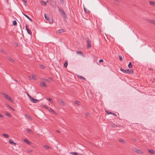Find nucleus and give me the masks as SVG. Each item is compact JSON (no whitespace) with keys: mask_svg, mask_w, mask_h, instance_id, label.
<instances>
[{"mask_svg":"<svg viewBox=\"0 0 155 155\" xmlns=\"http://www.w3.org/2000/svg\"><path fill=\"white\" fill-rule=\"evenodd\" d=\"M59 13L63 18L64 21H66V19L67 18V16L63 9L59 8Z\"/></svg>","mask_w":155,"mask_h":155,"instance_id":"f257e3e1","label":"nucleus"},{"mask_svg":"<svg viewBox=\"0 0 155 155\" xmlns=\"http://www.w3.org/2000/svg\"><path fill=\"white\" fill-rule=\"evenodd\" d=\"M1 93L8 100L11 102H13V100L12 98H11L8 95L5 93H2V92H1Z\"/></svg>","mask_w":155,"mask_h":155,"instance_id":"f03ea898","label":"nucleus"},{"mask_svg":"<svg viewBox=\"0 0 155 155\" xmlns=\"http://www.w3.org/2000/svg\"><path fill=\"white\" fill-rule=\"evenodd\" d=\"M86 42H87V48H89L91 47V42L90 39L89 38H87L86 39Z\"/></svg>","mask_w":155,"mask_h":155,"instance_id":"7ed1b4c3","label":"nucleus"},{"mask_svg":"<svg viewBox=\"0 0 155 155\" xmlns=\"http://www.w3.org/2000/svg\"><path fill=\"white\" fill-rule=\"evenodd\" d=\"M120 71H122V72L124 73L130 74V71L129 69L124 70L122 69V68H120Z\"/></svg>","mask_w":155,"mask_h":155,"instance_id":"20e7f679","label":"nucleus"},{"mask_svg":"<svg viewBox=\"0 0 155 155\" xmlns=\"http://www.w3.org/2000/svg\"><path fill=\"white\" fill-rule=\"evenodd\" d=\"M25 28L26 30L27 31L28 33L30 35H31L32 34V33L30 30H29V28H28V26L27 25H25Z\"/></svg>","mask_w":155,"mask_h":155,"instance_id":"39448f33","label":"nucleus"},{"mask_svg":"<svg viewBox=\"0 0 155 155\" xmlns=\"http://www.w3.org/2000/svg\"><path fill=\"white\" fill-rule=\"evenodd\" d=\"M134 151L139 154L142 153L143 152L141 150H139L137 148H135L134 149Z\"/></svg>","mask_w":155,"mask_h":155,"instance_id":"423d86ee","label":"nucleus"},{"mask_svg":"<svg viewBox=\"0 0 155 155\" xmlns=\"http://www.w3.org/2000/svg\"><path fill=\"white\" fill-rule=\"evenodd\" d=\"M9 143L11 144H12V145H14L15 146L16 145V143L14 142H13L12 140V139H9Z\"/></svg>","mask_w":155,"mask_h":155,"instance_id":"0eeeda50","label":"nucleus"},{"mask_svg":"<svg viewBox=\"0 0 155 155\" xmlns=\"http://www.w3.org/2000/svg\"><path fill=\"white\" fill-rule=\"evenodd\" d=\"M105 111H106V113L108 114H113L114 116H117L116 114H115L114 113H113V112H110V111H106V110H105Z\"/></svg>","mask_w":155,"mask_h":155,"instance_id":"6e6552de","label":"nucleus"},{"mask_svg":"<svg viewBox=\"0 0 155 155\" xmlns=\"http://www.w3.org/2000/svg\"><path fill=\"white\" fill-rule=\"evenodd\" d=\"M40 86L41 87H46L47 85L44 82H41L40 84Z\"/></svg>","mask_w":155,"mask_h":155,"instance_id":"1a4fd4ad","label":"nucleus"},{"mask_svg":"<svg viewBox=\"0 0 155 155\" xmlns=\"http://www.w3.org/2000/svg\"><path fill=\"white\" fill-rule=\"evenodd\" d=\"M31 100L32 101V102L34 103H36L38 101V100H37V99H35L33 98H32Z\"/></svg>","mask_w":155,"mask_h":155,"instance_id":"9d476101","label":"nucleus"},{"mask_svg":"<svg viewBox=\"0 0 155 155\" xmlns=\"http://www.w3.org/2000/svg\"><path fill=\"white\" fill-rule=\"evenodd\" d=\"M148 151L149 153L152 154H153L155 153L153 149H148Z\"/></svg>","mask_w":155,"mask_h":155,"instance_id":"9b49d317","label":"nucleus"},{"mask_svg":"<svg viewBox=\"0 0 155 155\" xmlns=\"http://www.w3.org/2000/svg\"><path fill=\"white\" fill-rule=\"evenodd\" d=\"M78 76L81 80H82L84 81H85L86 80L85 78H84V77H83L81 76H79V75Z\"/></svg>","mask_w":155,"mask_h":155,"instance_id":"f8f14e48","label":"nucleus"},{"mask_svg":"<svg viewBox=\"0 0 155 155\" xmlns=\"http://www.w3.org/2000/svg\"><path fill=\"white\" fill-rule=\"evenodd\" d=\"M23 15L25 16L30 21H32V20L31 19V18H30V17H29L27 15L25 14H24V13H23Z\"/></svg>","mask_w":155,"mask_h":155,"instance_id":"ddd939ff","label":"nucleus"},{"mask_svg":"<svg viewBox=\"0 0 155 155\" xmlns=\"http://www.w3.org/2000/svg\"><path fill=\"white\" fill-rule=\"evenodd\" d=\"M41 5L45 6L46 5H47V3L46 2H45L42 1H41Z\"/></svg>","mask_w":155,"mask_h":155,"instance_id":"4468645a","label":"nucleus"},{"mask_svg":"<svg viewBox=\"0 0 155 155\" xmlns=\"http://www.w3.org/2000/svg\"><path fill=\"white\" fill-rule=\"evenodd\" d=\"M27 130L28 132L29 133H30L31 134H33V132L31 130V129H29V128H27Z\"/></svg>","mask_w":155,"mask_h":155,"instance_id":"2eb2a0df","label":"nucleus"},{"mask_svg":"<svg viewBox=\"0 0 155 155\" xmlns=\"http://www.w3.org/2000/svg\"><path fill=\"white\" fill-rule=\"evenodd\" d=\"M5 115L8 117H12V115H11V114L9 113H8L7 111H6L5 112Z\"/></svg>","mask_w":155,"mask_h":155,"instance_id":"dca6fc26","label":"nucleus"},{"mask_svg":"<svg viewBox=\"0 0 155 155\" xmlns=\"http://www.w3.org/2000/svg\"><path fill=\"white\" fill-rule=\"evenodd\" d=\"M118 141L120 142H122L123 143H125L126 142L125 140L123 139H120L118 140Z\"/></svg>","mask_w":155,"mask_h":155,"instance_id":"f3484780","label":"nucleus"},{"mask_svg":"<svg viewBox=\"0 0 155 155\" xmlns=\"http://www.w3.org/2000/svg\"><path fill=\"white\" fill-rule=\"evenodd\" d=\"M24 141L26 142L28 144H30L31 142L28 141L27 139H25L24 140Z\"/></svg>","mask_w":155,"mask_h":155,"instance_id":"a211bd4d","label":"nucleus"},{"mask_svg":"<svg viewBox=\"0 0 155 155\" xmlns=\"http://www.w3.org/2000/svg\"><path fill=\"white\" fill-rule=\"evenodd\" d=\"M65 31L62 28L59 29V33L64 32Z\"/></svg>","mask_w":155,"mask_h":155,"instance_id":"6ab92c4d","label":"nucleus"},{"mask_svg":"<svg viewBox=\"0 0 155 155\" xmlns=\"http://www.w3.org/2000/svg\"><path fill=\"white\" fill-rule=\"evenodd\" d=\"M2 136L5 138H8L9 137V136L7 134H2Z\"/></svg>","mask_w":155,"mask_h":155,"instance_id":"aec40b11","label":"nucleus"},{"mask_svg":"<svg viewBox=\"0 0 155 155\" xmlns=\"http://www.w3.org/2000/svg\"><path fill=\"white\" fill-rule=\"evenodd\" d=\"M44 17H45V19L47 20V21H50L49 20V18L47 16V15L46 14H44Z\"/></svg>","mask_w":155,"mask_h":155,"instance_id":"412c9836","label":"nucleus"},{"mask_svg":"<svg viewBox=\"0 0 155 155\" xmlns=\"http://www.w3.org/2000/svg\"><path fill=\"white\" fill-rule=\"evenodd\" d=\"M150 23L153 24L155 25V21L153 20H150L149 21Z\"/></svg>","mask_w":155,"mask_h":155,"instance_id":"4be33fe9","label":"nucleus"},{"mask_svg":"<svg viewBox=\"0 0 155 155\" xmlns=\"http://www.w3.org/2000/svg\"><path fill=\"white\" fill-rule=\"evenodd\" d=\"M149 3L151 5H152L153 6L155 5V3L153 1H150Z\"/></svg>","mask_w":155,"mask_h":155,"instance_id":"5701e85b","label":"nucleus"},{"mask_svg":"<svg viewBox=\"0 0 155 155\" xmlns=\"http://www.w3.org/2000/svg\"><path fill=\"white\" fill-rule=\"evenodd\" d=\"M44 147L47 150L51 148V147H49L47 145L44 146Z\"/></svg>","mask_w":155,"mask_h":155,"instance_id":"b1692460","label":"nucleus"},{"mask_svg":"<svg viewBox=\"0 0 155 155\" xmlns=\"http://www.w3.org/2000/svg\"><path fill=\"white\" fill-rule=\"evenodd\" d=\"M8 60L10 62H12V63H14V61L13 59H12L11 58H8Z\"/></svg>","mask_w":155,"mask_h":155,"instance_id":"393cba45","label":"nucleus"},{"mask_svg":"<svg viewBox=\"0 0 155 155\" xmlns=\"http://www.w3.org/2000/svg\"><path fill=\"white\" fill-rule=\"evenodd\" d=\"M111 127H114L115 128L117 127H119V126L116 125L115 124H112L111 125Z\"/></svg>","mask_w":155,"mask_h":155,"instance_id":"a878e982","label":"nucleus"},{"mask_svg":"<svg viewBox=\"0 0 155 155\" xmlns=\"http://www.w3.org/2000/svg\"><path fill=\"white\" fill-rule=\"evenodd\" d=\"M68 65V62L67 61H66L64 64V66L65 68H66Z\"/></svg>","mask_w":155,"mask_h":155,"instance_id":"bb28decb","label":"nucleus"},{"mask_svg":"<svg viewBox=\"0 0 155 155\" xmlns=\"http://www.w3.org/2000/svg\"><path fill=\"white\" fill-rule=\"evenodd\" d=\"M128 67L129 68H132L133 66L131 62H129L128 64Z\"/></svg>","mask_w":155,"mask_h":155,"instance_id":"cd10ccee","label":"nucleus"},{"mask_svg":"<svg viewBox=\"0 0 155 155\" xmlns=\"http://www.w3.org/2000/svg\"><path fill=\"white\" fill-rule=\"evenodd\" d=\"M22 1L24 5L25 6H26L27 1L26 0H22Z\"/></svg>","mask_w":155,"mask_h":155,"instance_id":"c85d7f7f","label":"nucleus"},{"mask_svg":"<svg viewBox=\"0 0 155 155\" xmlns=\"http://www.w3.org/2000/svg\"><path fill=\"white\" fill-rule=\"evenodd\" d=\"M85 116L86 117H89L91 116V114L88 113H86L85 114Z\"/></svg>","mask_w":155,"mask_h":155,"instance_id":"c756f323","label":"nucleus"},{"mask_svg":"<svg viewBox=\"0 0 155 155\" xmlns=\"http://www.w3.org/2000/svg\"><path fill=\"white\" fill-rule=\"evenodd\" d=\"M60 3L63 5L65 2V0H60Z\"/></svg>","mask_w":155,"mask_h":155,"instance_id":"7c9ffc66","label":"nucleus"},{"mask_svg":"<svg viewBox=\"0 0 155 155\" xmlns=\"http://www.w3.org/2000/svg\"><path fill=\"white\" fill-rule=\"evenodd\" d=\"M75 103L76 104L78 105H80V102L78 101H75Z\"/></svg>","mask_w":155,"mask_h":155,"instance_id":"2f4dec72","label":"nucleus"},{"mask_svg":"<svg viewBox=\"0 0 155 155\" xmlns=\"http://www.w3.org/2000/svg\"><path fill=\"white\" fill-rule=\"evenodd\" d=\"M70 154H73L74 155H78V153L75 152H71L70 153Z\"/></svg>","mask_w":155,"mask_h":155,"instance_id":"473e14b6","label":"nucleus"},{"mask_svg":"<svg viewBox=\"0 0 155 155\" xmlns=\"http://www.w3.org/2000/svg\"><path fill=\"white\" fill-rule=\"evenodd\" d=\"M76 53L78 54H81L82 55L83 54V53H82V52L81 51H77L76 52Z\"/></svg>","mask_w":155,"mask_h":155,"instance_id":"72a5a7b5","label":"nucleus"},{"mask_svg":"<svg viewBox=\"0 0 155 155\" xmlns=\"http://www.w3.org/2000/svg\"><path fill=\"white\" fill-rule=\"evenodd\" d=\"M42 79L44 80L45 82H47V83H49L50 82V81L48 80L45 78H43Z\"/></svg>","mask_w":155,"mask_h":155,"instance_id":"f704fd0d","label":"nucleus"},{"mask_svg":"<svg viewBox=\"0 0 155 155\" xmlns=\"http://www.w3.org/2000/svg\"><path fill=\"white\" fill-rule=\"evenodd\" d=\"M13 24L14 25H17V22L16 21H12Z\"/></svg>","mask_w":155,"mask_h":155,"instance_id":"c9c22d12","label":"nucleus"},{"mask_svg":"<svg viewBox=\"0 0 155 155\" xmlns=\"http://www.w3.org/2000/svg\"><path fill=\"white\" fill-rule=\"evenodd\" d=\"M1 51L4 54H7L6 52L3 49H2L1 50Z\"/></svg>","mask_w":155,"mask_h":155,"instance_id":"e433bc0d","label":"nucleus"},{"mask_svg":"<svg viewBox=\"0 0 155 155\" xmlns=\"http://www.w3.org/2000/svg\"><path fill=\"white\" fill-rule=\"evenodd\" d=\"M42 106L43 107L45 108V109H48V108L44 104H42Z\"/></svg>","mask_w":155,"mask_h":155,"instance_id":"4c0bfd02","label":"nucleus"},{"mask_svg":"<svg viewBox=\"0 0 155 155\" xmlns=\"http://www.w3.org/2000/svg\"><path fill=\"white\" fill-rule=\"evenodd\" d=\"M49 109V111H50V112H53V113H54V114L55 113L54 111L51 108H50L49 109Z\"/></svg>","mask_w":155,"mask_h":155,"instance_id":"58836bf2","label":"nucleus"},{"mask_svg":"<svg viewBox=\"0 0 155 155\" xmlns=\"http://www.w3.org/2000/svg\"><path fill=\"white\" fill-rule=\"evenodd\" d=\"M119 59H120V61H122L123 59H122V58L121 56L119 55Z\"/></svg>","mask_w":155,"mask_h":155,"instance_id":"ea45409f","label":"nucleus"},{"mask_svg":"<svg viewBox=\"0 0 155 155\" xmlns=\"http://www.w3.org/2000/svg\"><path fill=\"white\" fill-rule=\"evenodd\" d=\"M32 78L34 80H36V78H35V75L34 74L32 75Z\"/></svg>","mask_w":155,"mask_h":155,"instance_id":"a19ab883","label":"nucleus"},{"mask_svg":"<svg viewBox=\"0 0 155 155\" xmlns=\"http://www.w3.org/2000/svg\"><path fill=\"white\" fill-rule=\"evenodd\" d=\"M40 67L41 68H45V67L43 65H40Z\"/></svg>","mask_w":155,"mask_h":155,"instance_id":"79ce46f5","label":"nucleus"},{"mask_svg":"<svg viewBox=\"0 0 155 155\" xmlns=\"http://www.w3.org/2000/svg\"><path fill=\"white\" fill-rule=\"evenodd\" d=\"M28 97L29 98V99L31 100L32 98H33L32 97H31L30 95L28 94Z\"/></svg>","mask_w":155,"mask_h":155,"instance_id":"37998d69","label":"nucleus"},{"mask_svg":"<svg viewBox=\"0 0 155 155\" xmlns=\"http://www.w3.org/2000/svg\"><path fill=\"white\" fill-rule=\"evenodd\" d=\"M28 118L30 120H32V118L30 116H29Z\"/></svg>","mask_w":155,"mask_h":155,"instance_id":"c03bdc74","label":"nucleus"},{"mask_svg":"<svg viewBox=\"0 0 155 155\" xmlns=\"http://www.w3.org/2000/svg\"><path fill=\"white\" fill-rule=\"evenodd\" d=\"M46 99L48 101H51V99L50 98H47Z\"/></svg>","mask_w":155,"mask_h":155,"instance_id":"a18cd8bd","label":"nucleus"},{"mask_svg":"<svg viewBox=\"0 0 155 155\" xmlns=\"http://www.w3.org/2000/svg\"><path fill=\"white\" fill-rule=\"evenodd\" d=\"M103 60H102V59H100V60H99V63H101V62H103Z\"/></svg>","mask_w":155,"mask_h":155,"instance_id":"49530a36","label":"nucleus"},{"mask_svg":"<svg viewBox=\"0 0 155 155\" xmlns=\"http://www.w3.org/2000/svg\"><path fill=\"white\" fill-rule=\"evenodd\" d=\"M61 102L62 105H64L65 103L62 101H61Z\"/></svg>","mask_w":155,"mask_h":155,"instance_id":"de8ad7c7","label":"nucleus"},{"mask_svg":"<svg viewBox=\"0 0 155 155\" xmlns=\"http://www.w3.org/2000/svg\"><path fill=\"white\" fill-rule=\"evenodd\" d=\"M9 108H10L11 109L13 110H14V109L12 107H10Z\"/></svg>","mask_w":155,"mask_h":155,"instance_id":"09e8293b","label":"nucleus"},{"mask_svg":"<svg viewBox=\"0 0 155 155\" xmlns=\"http://www.w3.org/2000/svg\"><path fill=\"white\" fill-rule=\"evenodd\" d=\"M132 140H133L134 141H135L137 140L136 139H135V138H133V139H132Z\"/></svg>","mask_w":155,"mask_h":155,"instance_id":"8fccbe9b","label":"nucleus"},{"mask_svg":"<svg viewBox=\"0 0 155 155\" xmlns=\"http://www.w3.org/2000/svg\"><path fill=\"white\" fill-rule=\"evenodd\" d=\"M130 72H131V73H133V72H134V71H133V70H130Z\"/></svg>","mask_w":155,"mask_h":155,"instance_id":"3c124183","label":"nucleus"},{"mask_svg":"<svg viewBox=\"0 0 155 155\" xmlns=\"http://www.w3.org/2000/svg\"><path fill=\"white\" fill-rule=\"evenodd\" d=\"M25 117H28L29 116H28V115H26V114H25Z\"/></svg>","mask_w":155,"mask_h":155,"instance_id":"603ef678","label":"nucleus"},{"mask_svg":"<svg viewBox=\"0 0 155 155\" xmlns=\"http://www.w3.org/2000/svg\"><path fill=\"white\" fill-rule=\"evenodd\" d=\"M0 117H3V116L1 114H0Z\"/></svg>","mask_w":155,"mask_h":155,"instance_id":"864d4df0","label":"nucleus"},{"mask_svg":"<svg viewBox=\"0 0 155 155\" xmlns=\"http://www.w3.org/2000/svg\"><path fill=\"white\" fill-rule=\"evenodd\" d=\"M6 106H7L8 107H9V108L10 107V106L9 105H7H7H6Z\"/></svg>","mask_w":155,"mask_h":155,"instance_id":"5fc2aeb1","label":"nucleus"},{"mask_svg":"<svg viewBox=\"0 0 155 155\" xmlns=\"http://www.w3.org/2000/svg\"><path fill=\"white\" fill-rule=\"evenodd\" d=\"M84 12H86V9H85V8H84Z\"/></svg>","mask_w":155,"mask_h":155,"instance_id":"6e6d98bb","label":"nucleus"},{"mask_svg":"<svg viewBox=\"0 0 155 155\" xmlns=\"http://www.w3.org/2000/svg\"><path fill=\"white\" fill-rule=\"evenodd\" d=\"M84 12H86V9H85V8H84Z\"/></svg>","mask_w":155,"mask_h":155,"instance_id":"4d7b16f0","label":"nucleus"},{"mask_svg":"<svg viewBox=\"0 0 155 155\" xmlns=\"http://www.w3.org/2000/svg\"><path fill=\"white\" fill-rule=\"evenodd\" d=\"M149 70H152V69H151V68H149Z\"/></svg>","mask_w":155,"mask_h":155,"instance_id":"13d9d810","label":"nucleus"},{"mask_svg":"<svg viewBox=\"0 0 155 155\" xmlns=\"http://www.w3.org/2000/svg\"><path fill=\"white\" fill-rule=\"evenodd\" d=\"M79 155H84V154H81V153H80V154H79Z\"/></svg>","mask_w":155,"mask_h":155,"instance_id":"bf43d9fd","label":"nucleus"},{"mask_svg":"<svg viewBox=\"0 0 155 155\" xmlns=\"http://www.w3.org/2000/svg\"><path fill=\"white\" fill-rule=\"evenodd\" d=\"M56 132L58 133V130H56Z\"/></svg>","mask_w":155,"mask_h":155,"instance_id":"052dcab7","label":"nucleus"},{"mask_svg":"<svg viewBox=\"0 0 155 155\" xmlns=\"http://www.w3.org/2000/svg\"><path fill=\"white\" fill-rule=\"evenodd\" d=\"M18 44H17V46H18Z\"/></svg>","mask_w":155,"mask_h":155,"instance_id":"680f3d73","label":"nucleus"},{"mask_svg":"<svg viewBox=\"0 0 155 155\" xmlns=\"http://www.w3.org/2000/svg\"><path fill=\"white\" fill-rule=\"evenodd\" d=\"M15 81H16V82H17V81H17V80H15Z\"/></svg>","mask_w":155,"mask_h":155,"instance_id":"e2e57ef3","label":"nucleus"}]
</instances>
